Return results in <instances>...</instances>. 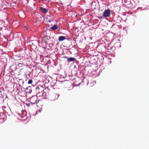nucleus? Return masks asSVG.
<instances>
[{
    "instance_id": "f8f14e48",
    "label": "nucleus",
    "mask_w": 149,
    "mask_h": 149,
    "mask_svg": "<svg viewBox=\"0 0 149 149\" xmlns=\"http://www.w3.org/2000/svg\"><path fill=\"white\" fill-rule=\"evenodd\" d=\"M23 63H19L18 65L19 66L21 67L23 66Z\"/></svg>"
},
{
    "instance_id": "6e6552de",
    "label": "nucleus",
    "mask_w": 149,
    "mask_h": 149,
    "mask_svg": "<svg viewBox=\"0 0 149 149\" xmlns=\"http://www.w3.org/2000/svg\"><path fill=\"white\" fill-rule=\"evenodd\" d=\"M65 39V37L63 36H61L59 37L58 40L60 41H62Z\"/></svg>"
},
{
    "instance_id": "0eeeda50",
    "label": "nucleus",
    "mask_w": 149,
    "mask_h": 149,
    "mask_svg": "<svg viewBox=\"0 0 149 149\" xmlns=\"http://www.w3.org/2000/svg\"><path fill=\"white\" fill-rule=\"evenodd\" d=\"M64 58H67V61L68 62L72 61L75 60V58L72 57L68 58L65 56Z\"/></svg>"
},
{
    "instance_id": "423d86ee",
    "label": "nucleus",
    "mask_w": 149,
    "mask_h": 149,
    "mask_svg": "<svg viewBox=\"0 0 149 149\" xmlns=\"http://www.w3.org/2000/svg\"><path fill=\"white\" fill-rule=\"evenodd\" d=\"M40 9L42 13H46L48 12V10L46 8H45L43 7H40Z\"/></svg>"
},
{
    "instance_id": "39448f33",
    "label": "nucleus",
    "mask_w": 149,
    "mask_h": 149,
    "mask_svg": "<svg viewBox=\"0 0 149 149\" xmlns=\"http://www.w3.org/2000/svg\"><path fill=\"white\" fill-rule=\"evenodd\" d=\"M46 19L47 21L49 22H50L53 20L52 17L49 16H47L46 17Z\"/></svg>"
},
{
    "instance_id": "f257e3e1",
    "label": "nucleus",
    "mask_w": 149,
    "mask_h": 149,
    "mask_svg": "<svg viewBox=\"0 0 149 149\" xmlns=\"http://www.w3.org/2000/svg\"><path fill=\"white\" fill-rule=\"evenodd\" d=\"M36 90V92L38 93L39 96L43 95L44 93V90L42 87L37 86Z\"/></svg>"
},
{
    "instance_id": "1a4fd4ad",
    "label": "nucleus",
    "mask_w": 149,
    "mask_h": 149,
    "mask_svg": "<svg viewBox=\"0 0 149 149\" xmlns=\"http://www.w3.org/2000/svg\"><path fill=\"white\" fill-rule=\"evenodd\" d=\"M3 27H5V22L4 21H3L2 23V24L0 25V29H2Z\"/></svg>"
},
{
    "instance_id": "20e7f679",
    "label": "nucleus",
    "mask_w": 149,
    "mask_h": 149,
    "mask_svg": "<svg viewBox=\"0 0 149 149\" xmlns=\"http://www.w3.org/2000/svg\"><path fill=\"white\" fill-rule=\"evenodd\" d=\"M37 98L36 97H32L30 99V101L32 104H35L37 101Z\"/></svg>"
},
{
    "instance_id": "4468645a",
    "label": "nucleus",
    "mask_w": 149,
    "mask_h": 149,
    "mask_svg": "<svg viewBox=\"0 0 149 149\" xmlns=\"http://www.w3.org/2000/svg\"><path fill=\"white\" fill-rule=\"evenodd\" d=\"M2 47L0 46V52H1L2 51V49H1V48Z\"/></svg>"
},
{
    "instance_id": "9b49d317",
    "label": "nucleus",
    "mask_w": 149,
    "mask_h": 149,
    "mask_svg": "<svg viewBox=\"0 0 149 149\" xmlns=\"http://www.w3.org/2000/svg\"><path fill=\"white\" fill-rule=\"evenodd\" d=\"M33 82V80L32 79H30L28 80V83L29 84H31Z\"/></svg>"
},
{
    "instance_id": "9d476101",
    "label": "nucleus",
    "mask_w": 149,
    "mask_h": 149,
    "mask_svg": "<svg viewBox=\"0 0 149 149\" xmlns=\"http://www.w3.org/2000/svg\"><path fill=\"white\" fill-rule=\"evenodd\" d=\"M58 27L56 25H54L51 27V29L53 30H56L58 28Z\"/></svg>"
},
{
    "instance_id": "7ed1b4c3",
    "label": "nucleus",
    "mask_w": 149,
    "mask_h": 149,
    "mask_svg": "<svg viewBox=\"0 0 149 149\" xmlns=\"http://www.w3.org/2000/svg\"><path fill=\"white\" fill-rule=\"evenodd\" d=\"M110 14V10L109 9L105 10L103 13V16L104 17H109Z\"/></svg>"
},
{
    "instance_id": "2eb2a0df",
    "label": "nucleus",
    "mask_w": 149,
    "mask_h": 149,
    "mask_svg": "<svg viewBox=\"0 0 149 149\" xmlns=\"http://www.w3.org/2000/svg\"><path fill=\"white\" fill-rule=\"evenodd\" d=\"M1 35V33H0V36Z\"/></svg>"
},
{
    "instance_id": "f03ea898",
    "label": "nucleus",
    "mask_w": 149,
    "mask_h": 149,
    "mask_svg": "<svg viewBox=\"0 0 149 149\" xmlns=\"http://www.w3.org/2000/svg\"><path fill=\"white\" fill-rule=\"evenodd\" d=\"M59 95L57 93H54L51 96L50 99L51 101H54L57 100L58 97Z\"/></svg>"
},
{
    "instance_id": "ddd939ff",
    "label": "nucleus",
    "mask_w": 149,
    "mask_h": 149,
    "mask_svg": "<svg viewBox=\"0 0 149 149\" xmlns=\"http://www.w3.org/2000/svg\"><path fill=\"white\" fill-rule=\"evenodd\" d=\"M42 43H45V45L47 43V42L46 41H45V40H43L42 41Z\"/></svg>"
}]
</instances>
